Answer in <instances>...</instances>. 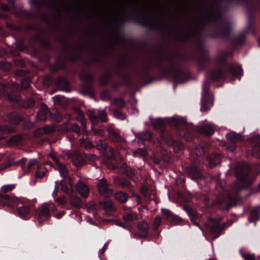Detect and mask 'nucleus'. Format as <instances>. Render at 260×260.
I'll list each match as a JSON object with an SVG mask.
<instances>
[{"instance_id":"nucleus-41","label":"nucleus","mask_w":260,"mask_h":260,"mask_svg":"<svg viewBox=\"0 0 260 260\" xmlns=\"http://www.w3.org/2000/svg\"><path fill=\"white\" fill-rule=\"evenodd\" d=\"M11 68V65L9 63L2 62H0V69L4 71H7Z\"/></svg>"},{"instance_id":"nucleus-25","label":"nucleus","mask_w":260,"mask_h":260,"mask_svg":"<svg viewBox=\"0 0 260 260\" xmlns=\"http://www.w3.org/2000/svg\"><path fill=\"white\" fill-rule=\"evenodd\" d=\"M8 120L11 123L17 124L22 120V118L19 114L12 113L8 115Z\"/></svg>"},{"instance_id":"nucleus-37","label":"nucleus","mask_w":260,"mask_h":260,"mask_svg":"<svg viewBox=\"0 0 260 260\" xmlns=\"http://www.w3.org/2000/svg\"><path fill=\"white\" fill-rule=\"evenodd\" d=\"M216 204L220 206L221 208H228V202L225 198H219L216 201Z\"/></svg>"},{"instance_id":"nucleus-60","label":"nucleus","mask_w":260,"mask_h":260,"mask_svg":"<svg viewBox=\"0 0 260 260\" xmlns=\"http://www.w3.org/2000/svg\"><path fill=\"white\" fill-rule=\"evenodd\" d=\"M11 101L18 102L21 100V98L19 95H16L14 98H10Z\"/></svg>"},{"instance_id":"nucleus-63","label":"nucleus","mask_w":260,"mask_h":260,"mask_svg":"<svg viewBox=\"0 0 260 260\" xmlns=\"http://www.w3.org/2000/svg\"><path fill=\"white\" fill-rule=\"evenodd\" d=\"M106 244H105L104 245V246L102 247V248L100 250V253L101 254H103L105 252V251L106 250Z\"/></svg>"},{"instance_id":"nucleus-14","label":"nucleus","mask_w":260,"mask_h":260,"mask_svg":"<svg viewBox=\"0 0 260 260\" xmlns=\"http://www.w3.org/2000/svg\"><path fill=\"white\" fill-rule=\"evenodd\" d=\"M161 211L163 215L168 222L176 224L181 221V219L178 216L174 215L170 210L166 209H162Z\"/></svg>"},{"instance_id":"nucleus-46","label":"nucleus","mask_w":260,"mask_h":260,"mask_svg":"<svg viewBox=\"0 0 260 260\" xmlns=\"http://www.w3.org/2000/svg\"><path fill=\"white\" fill-rule=\"evenodd\" d=\"M114 104L118 107L122 108L124 106L125 103L121 99H116L114 101Z\"/></svg>"},{"instance_id":"nucleus-52","label":"nucleus","mask_w":260,"mask_h":260,"mask_svg":"<svg viewBox=\"0 0 260 260\" xmlns=\"http://www.w3.org/2000/svg\"><path fill=\"white\" fill-rule=\"evenodd\" d=\"M181 136L185 138V139L187 140L188 141H189L192 139V135L190 134L188 131H186L184 134L182 135L181 134H180Z\"/></svg>"},{"instance_id":"nucleus-54","label":"nucleus","mask_w":260,"mask_h":260,"mask_svg":"<svg viewBox=\"0 0 260 260\" xmlns=\"http://www.w3.org/2000/svg\"><path fill=\"white\" fill-rule=\"evenodd\" d=\"M85 158L91 161H94L96 159V156L93 154H86L85 155Z\"/></svg>"},{"instance_id":"nucleus-35","label":"nucleus","mask_w":260,"mask_h":260,"mask_svg":"<svg viewBox=\"0 0 260 260\" xmlns=\"http://www.w3.org/2000/svg\"><path fill=\"white\" fill-rule=\"evenodd\" d=\"M96 146L100 150H106L107 147L106 141L102 139L98 140L96 142Z\"/></svg>"},{"instance_id":"nucleus-50","label":"nucleus","mask_w":260,"mask_h":260,"mask_svg":"<svg viewBox=\"0 0 260 260\" xmlns=\"http://www.w3.org/2000/svg\"><path fill=\"white\" fill-rule=\"evenodd\" d=\"M61 189L64 192L67 193L69 191V188L68 186L65 184L63 180L60 181Z\"/></svg>"},{"instance_id":"nucleus-32","label":"nucleus","mask_w":260,"mask_h":260,"mask_svg":"<svg viewBox=\"0 0 260 260\" xmlns=\"http://www.w3.org/2000/svg\"><path fill=\"white\" fill-rule=\"evenodd\" d=\"M115 199L121 203H124L127 200V195L123 192H118L115 194Z\"/></svg>"},{"instance_id":"nucleus-38","label":"nucleus","mask_w":260,"mask_h":260,"mask_svg":"<svg viewBox=\"0 0 260 260\" xmlns=\"http://www.w3.org/2000/svg\"><path fill=\"white\" fill-rule=\"evenodd\" d=\"M138 226L139 229L143 232H147L149 228L148 224L144 221L140 222L138 224Z\"/></svg>"},{"instance_id":"nucleus-59","label":"nucleus","mask_w":260,"mask_h":260,"mask_svg":"<svg viewBox=\"0 0 260 260\" xmlns=\"http://www.w3.org/2000/svg\"><path fill=\"white\" fill-rule=\"evenodd\" d=\"M50 156L52 158V159L54 160V161L55 162L56 166H57L58 164H59L60 163L59 159L56 157H55L54 155L51 154Z\"/></svg>"},{"instance_id":"nucleus-5","label":"nucleus","mask_w":260,"mask_h":260,"mask_svg":"<svg viewBox=\"0 0 260 260\" xmlns=\"http://www.w3.org/2000/svg\"><path fill=\"white\" fill-rule=\"evenodd\" d=\"M232 26V24L229 21V43L234 49H237L242 46L245 43L247 32L242 31L234 36L230 37L229 34Z\"/></svg>"},{"instance_id":"nucleus-53","label":"nucleus","mask_w":260,"mask_h":260,"mask_svg":"<svg viewBox=\"0 0 260 260\" xmlns=\"http://www.w3.org/2000/svg\"><path fill=\"white\" fill-rule=\"evenodd\" d=\"M38 162L37 159H31L29 161L28 164V169H30L32 168V166H34L35 165H37L38 164Z\"/></svg>"},{"instance_id":"nucleus-11","label":"nucleus","mask_w":260,"mask_h":260,"mask_svg":"<svg viewBox=\"0 0 260 260\" xmlns=\"http://www.w3.org/2000/svg\"><path fill=\"white\" fill-rule=\"evenodd\" d=\"M107 132L108 137L111 141L115 143L125 142V140L121 136L119 132L112 126H108Z\"/></svg>"},{"instance_id":"nucleus-62","label":"nucleus","mask_w":260,"mask_h":260,"mask_svg":"<svg viewBox=\"0 0 260 260\" xmlns=\"http://www.w3.org/2000/svg\"><path fill=\"white\" fill-rule=\"evenodd\" d=\"M95 135H101L103 134V132L100 129H95L94 132Z\"/></svg>"},{"instance_id":"nucleus-49","label":"nucleus","mask_w":260,"mask_h":260,"mask_svg":"<svg viewBox=\"0 0 260 260\" xmlns=\"http://www.w3.org/2000/svg\"><path fill=\"white\" fill-rule=\"evenodd\" d=\"M21 140V137L19 136H15L12 137L10 141L12 143L14 144H17L19 143Z\"/></svg>"},{"instance_id":"nucleus-21","label":"nucleus","mask_w":260,"mask_h":260,"mask_svg":"<svg viewBox=\"0 0 260 260\" xmlns=\"http://www.w3.org/2000/svg\"><path fill=\"white\" fill-rule=\"evenodd\" d=\"M113 181L115 184L121 186V187L127 188L128 189H130L131 187V183L126 179L115 177L113 179Z\"/></svg>"},{"instance_id":"nucleus-61","label":"nucleus","mask_w":260,"mask_h":260,"mask_svg":"<svg viewBox=\"0 0 260 260\" xmlns=\"http://www.w3.org/2000/svg\"><path fill=\"white\" fill-rule=\"evenodd\" d=\"M64 213H65L64 211H62V212L59 213L58 214H56V217L57 218H60L64 214Z\"/></svg>"},{"instance_id":"nucleus-18","label":"nucleus","mask_w":260,"mask_h":260,"mask_svg":"<svg viewBox=\"0 0 260 260\" xmlns=\"http://www.w3.org/2000/svg\"><path fill=\"white\" fill-rule=\"evenodd\" d=\"M76 190L84 198H87L89 195L88 187L82 181H79L77 183Z\"/></svg>"},{"instance_id":"nucleus-24","label":"nucleus","mask_w":260,"mask_h":260,"mask_svg":"<svg viewBox=\"0 0 260 260\" xmlns=\"http://www.w3.org/2000/svg\"><path fill=\"white\" fill-rule=\"evenodd\" d=\"M259 208H253L250 211L248 220L250 222H255L259 219Z\"/></svg>"},{"instance_id":"nucleus-43","label":"nucleus","mask_w":260,"mask_h":260,"mask_svg":"<svg viewBox=\"0 0 260 260\" xmlns=\"http://www.w3.org/2000/svg\"><path fill=\"white\" fill-rule=\"evenodd\" d=\"M80 144L85 148H88L90 147V143L84 139H81L80 140Z\"/></svg>"},{"instance_id":"nucleus-23","label":"nucleus","mask_w":260,"mask_h":260,"mask_svg":"<svg viewBox=\"0 0 260 260\" xmlns=\"http://www.w3.org/2000/svg\"><path fill=\"white\" fill-rule=\"evenodd\" d=\"M209 146L206 143H201L199 146H197L194 153L198 156H202L209 149Z\"/></svg>"},{"instance_id":"nucleus-1","label":"nucleus","mask_w":260,"mask_h":260,"mask_svg":"<svg viewBox=\"0 0 260 260\" xmlns=\"http://www.w3.org/2000/svg\"><path fill=\"white\" fill-rule=\"evenodd\" d=\"M235 175L240 184H235L232 190L229 192V208L236 205L239 199V190L242 188L250 187L256 179V176L253 174L251 166L245 162L237 165Z\"/></svg>"},{"instance_id":"nucleus-10","label":"nucleus","mask_w":260,"mask_h":260,"mask_svg":"<svg viewBox=\"0 0 260 260\" xmlns=\"http://www.w3.org/2000/svg\"><path fill=\"white\" fill-rule=\"evenodd\" d=\"M98 188L100 194L104 197L108 198L112 194V189L104 178L100 180L98 184Z\"/></svg>"},{"instance_id":"nucleus-44","label":"nucleus","mask_w":260,"mask_h":260,"mask_svg":"<svg viewBox=\"0 0 260 260\" xmlns=\"http://www.w3.org/2000/svg\"><path fill=\"white\" fill-rule=\"evenodd\" d=\"M106 155L109 159L111 160L113 159L115 156L114 150L112 148H109L108 150Z\"/></svg>"},{"instance_id":"nucleus-8","label":"nucleus","mask_w":260,"mask_h":260,"mask_svg":"<svg viewBox=\"0 0 260 260\" xmlns=\"http://www.w3.org/2000/svg\"><path fill=\"white\" fill-rule=\"evenodd\" d=\"M243 75V70L241 66L236 62H229V76L232 77L231 80H240Z\"/></svg>"},{"instance_id":"nucleus-51","label":"nucleus","mask_w":260,"mask_h":260,"mask_svg":"<svg viewBox=\"0 0 260 260\" xmlns=\"http://www.w3.org/2000/svg\"><path fill=\"white\" fill-rule=\"evenodd\" d=\"M242 256L246 260H255L254 256L252 254H244L242 255Z\"/></svg>"},{"instance_id":"nucleus-3","label":"nucleus","mask_w":260,"mask_h":260,"mask_svg":"<svg viewBox=\"0 0 260 260\" xmlns=\"http://www.w3.org/2000/svg\"><path fill=\"white\" fill-rule=\"evenodd\" d=\"M228 53L226 51L219 53L216 58L217 68L210 75L211 79L216 81L222 79L227 68Z\"/></svg>"},{"instance_id":"nucleus-42","label":"nucleus","mask_w":260,"mask_h":260,"mask_svg":"<svg viewBox=\"0 0 260 260\" xmlns=\"http://www.w3.org/2000/svg\"><path fill=\"white\" fill-rule=\"evenodd\" d=\"M35 104V101L31 99L27 100L24 103L23 107L25 108L32 107Z\"/></svg>"},{"instance_id":"nucleus-39","label":"nucleus","mask_w":260,"mask_h":260,"mask_svg":"<svg viewBox=\"0 0 260 260\" xmlns=\"http://www.w3.org/2000/svg\"><path fill=\"white\" fill-rule=\"evenodd\" d=\"M134 156H141L146 155V151L145 149L139 148L133 152Z\"/></svg>"},{"instance_id":"nucleus-2","label":"nucleus","mask_w":260,"mask_h":260,"mask_svg":"<svg viewBox=\"0 0 260 260\" xmlns=\"http://www.w3.org/2000/svg\"><path fill=\"white\" fill-rule=\"evenodd\" d=\"M0 202L9 206L16 207L18 216L20 218L26 219L29 217L30 213L34 210V206L36 201L20 199L0 193Z\"/></svg>"},{"instance_id":"nucleus-15","label":"nucleus","mask_w":260,"mask_h":260,"mask_svg":"<svg viewBox=\"0 0 260 260\" xmlns=\"http://www.w3.org/2000/svg\"><path fill=\"white\" fill-rule=\"evenodd\" d=\"M215 126L213 124H204L199 128V132L206 136H211L215 132Z\"/></svg>"},{"instance_id":"nucleus-45","label":"nucleus","mask_w":260,"mask_h":260,"mask_svg":"<svg viewBox=\"0 0 260 260\" xmlns=\"http://www.w3.org/2000/svg\"><path fill=\"white\" fill-rule=\"evenodd\" d=\"M161 222V218L159 216H156L154 219L153 225L154 229L156 230L160 225Z\"/></svg>"},{"instance_id":"nucleus-56","label":"nucleus","mask_w":260,"mask_h":260,"mask_svg":"<svg viewBox=\"0 0 260 260\" xmlns=\"http://www.w3.org/2000/svg\"><path fill=\"white\" fill-rule=\"evenodd\" d=\"M141 192L143 195H144L145 197H147V189L146 187L143 186L142 187L141 189Z\"/></svg>"},{"instance_id":"nucleus-64","label":"nucleus","mask_w":260,"mask_h":260,"mask_svg":"<svg viewBox=\"0 0 260 260\" xmlns=\"http://www.w3.org/2000/svg\"><path fill=\"white\" fill-rule=\"evenodd\" d=\"M185 209L189 214H191L193 212V211L188 207H185Z\"/></svg>"},{"instance_id":"nucleus-57","label":"nucleus","mask_w":260,"mask_h":260,"mask_svg":"<svg viewBox=\"0 0 260 260\" xmlns=\"http://www.w3.org/2000/svg\"><path fill=\"white\" fill-rule=\"evenodd\" d=\"M57 201L60 204L63 205L66 203V199L64 197H62L61 198L58 199Z\"/></svg>"},{"instance_id":"nucleus-40","label":"nucleus","mask_w":260,"mask_h":260,"mask_svg":"<svg viewBox=\"0 0 260 260\" xmlns=\"http://www.w3.org/2000/svg\"><path fill=\"white\" fill-rule=\"evenodd\" d=\"M15 185L14 184H8L2 187L1 190L4 192L11 191L14 189Z\"/></svg>"},{"instance_id":"nucleus-12","label":"nucleus","mask_w":260,"mask_h":260,"mask_svg":"<svg viewBox=\"0 0 260 260\" xmlns=\"http://www.w3.org/2000/svg\"><path fill=\"white\" fill-rule=\"evenodd\" d=\"M242 136L233 132L229 133V150L233 151L236 148V143L242 141Z\"/></svg>"},{"instance_id":"nucleus-29","label":"nucleus","mask_w":260,"mask_h":260,"mask_svg":"<svg viewBox=\"0 0 260 260\" xmlns=\"http://www.w3.org/2000/svg\"><path fill=\"white\" fill-rule=\"evenodd\" d=\"M72 160L74 164L76 166H80L83 162L82 156L78 153H74L72 154Z\"/></svg>"},{"instance_id":"nucleus-27","label":"nucleus","mask_w":260,"mask_h":260,"mask_svg":"<svg viewBox=\"0 0 260 260\" xmlns=\"http://www.w3.org/2000/svg\"><path fill=\"white\" fill-rule=\"evenodd\" d=\"M75 112L76 114V116L75 118L77 120H78L81 122V123L82 124V129L83 131H84L85 129V121L84 120V118L83 113L81 112L80 110L78 108L75 110Z\"/></svg>"},{"instance_id":"nucleus-28","label":"nucleus","mask_w":260,"mask_h":260,"mask_svg":"<svg viewBox=\"0 0 260 260\" xmlns=\"http://www.w3.org/2000/svg\"><path fill=\"white\" fill-rule=\"evenodd\" d=\"M123 219L126 221H134L138 219V215L134 212H125L123 216Z\"/></svg>"},{"instance_id":"nucleus-4","label":"nucleus","mask_w":260,"mask_h":260,"mask_svg":"<svg viewBox=\"0 0 260 260\" xmlns=\"http://www.w3.org/2000/svg\"><path fill=\"white\" fill-rule=\"evenodd\" d=\"M209 83L206 80L204 83L202 91L201 111H207L213 105V98L212 95L209 93Z\"/></svg>"},{"instance_id":"nucleus-36","label":"nucleus","mask_w":260,"mask_h":260,"mask_svg":"<svg viewBox=\"0 0 260 260\" xmlns=\"http://www.w3.org/2000/svg\"><path fill=\"white\" fill-rule=\"evenodd\" d=\"M71 129L73 132L76 133L78 135H80L82 133H85L86 131V128L83 131L82 129V126L80 127L77 124H73Z\"/></svg>"},{"instance_id":"nucleus-47","label":"nucleus","mask_w":260,"mask_h":260,"mask_svg":"<svg viewBox=\"0 0 260 260\" xmlns=\"http://www.w3.org/2000/svg\"><path fill=\"white\" fill-rule=\"evenodd\" d=\"M29 82L30 80L28 79H24L22 80L21 83V86L22 87L25 89L27 88L29 86Z\"/></svg>"},{"instance_id":"nucleus-58","label":"nucleus","mask_w":260,"mask_h":260,"mask_svg":"<svg viewBox=\"0 0 260 260\" xmlns=\"http://www.w3.org/2000/svg\"><path fill=\"white\" fill-rule=\"evenodd\" d=\"M36 175L38 178H42L45 175V173L44 172H40L38 170L36 172Z\"/></svg>"},{"instance_id":"nucleus-31","label":"nucleus","mask_w":260,"mask_h":260,"mask_svg":"<svg viewBox=\"0 0 260 260\" xmlns=\"http://www.w3.org/2000/svg\"><path fill=\"white\" fill-rule=\"evenodd\" d=\"M55 169L59 172L60 175H61L64 178L67 176L68 170L64 165L60 162L59 164L56 166Z\"/></svg>"},{"instance_id":"nucleus-16","label":"nucleus","mask_w":260,"mask_h":260,"mask_svg":"<svg viewBox=\"0 0 260 260\" xmlns=\"http://www.w3.org/2000/svg\"><path fill=\"white\" fill-rule=\"evenodd\" d=\"M186 172L189 177L192 179H201L203 175L199 170L193 166L188 167L186 168Z\"/></svg>"},{"instance_id":"nucleus-9","label":"nucleus","mask_w":260,"mask_h":260,"mask_svg":"<svg viewBox=\"0 0 260 260\" xmlns=\"http://www.w3.org/2000/svg\"><path fill=\"white\" fill-rule=\"evenodd\" d=\"M248 141L253 145L251 150L252 155L258 158L260 157V135H255L248 139Z\"/></svg>"},{"instance_id":"nucleus-48","label":"nucleus","mask_w":260,"mask_h":260,"mask_svg":"<svg viewBox=\"0 0 260 260\" xmlns=\"http://www.w3.org/2000/svg\"><path fill=\"white\" fill-rule=\"evenodd\" d=\"M45 133H50L54 130V127L52 126L46 125L42 128Z\"/></svg>"},{"instance_id":"nucleus-20","label":"nucleus","mask_w":260,"mask_h":260,"mask_svg":"<svg viewBox=\"0 0 260 260\" xmlns=\"http://www.w3.org/2000/svg\"><path fill=\"white\" fill-rule=\"evenodd\" d=\"M168 145L172 146L176 152H179L184 148L183 145L179 141H176L172 138H169L166 140Z\"/></svg>"},{"instance_id":"nucleus-22","label":"nucleus","mask_w":260,"mask_h":260,"mask_svg":"<svg viewBox=\"0 0 260 260\" xmlns=\"http://www.w3.org/2000/svg\"><path fill=\"white\" fill-rule=\"evenodd\" d=\"M49 112V110L46 105H42L41 109L38 112L36 118L38 120L44 121L46 119V116Z\"/></svg>"},{"instance_id":"nucleus-34","label":"nucleus","mask_w":260,"mask_h":260,"mask_svg":"<svg viewBox=\"0 0 260 260\" xmlns=\"http://www.w3.org/2000/svg\"><path fill=\"white\" fill-rule=\"evenodd\" d=\"M152 123L156 128L162 129L165 126V122L161 118H157L154 120Z\"/></svg>"},{"instance_id":"nucleus-7","label":"nucleus","mask_w":260,"mask_h":260,"mask_svg":"<svg viewBox=\"0 0 260 260\" xmlns=\"http://www.w3.org/2000/svg\"><path fill=\"white\" fill-rule=\"evenodd\" d=\"M205 226L215 239L219 236L224 229L223 226L214 219L208 220L205 223Z\"/></svg>"},{"instance_id":"nucleus-13","label":"nucleus","mask_w":260,"mask_h":260,"mask_svg":"<svg viewBox=\"0 0 260 260\" xmlns=\"http://www.w3.org/2000/svg\"><path fill=\"white\" fill-rule=\"evenodd\" d=\"M50 208L46 205H44L38 209L37 218L40 223H42L50 217Z\"/></svg>"},{"instance_id":"nucleus-55","label":"nucleus","mask_w":260,"mask_h":260,"mask_svg":"<svg viewBox=\"0 0 260 260\" xmlns=\"http://www.w3.org/2000/svg\"><path fill=\"white\" fill-rule=\"evenodd\" d=\"M11 165V164L10 162H6V163L3 164L0 167V171L4 170L5 169L9 168Z\"/></svg>"},{"instance_id":"nucleus-33","label":"nucleus","mask_w":260,"mask_h":260,"mask_svg":"<svg viewBox=\"0 0 260 260\" xmlns=\"http://www.w3.org/2000/svg\"><path fill=\"white\" fill-rule=\"evenodd\" d=\"M254 22V17L253 15H249L248 16V21L247 28L243 31H246L247 35L249 32V30L255 28Z\"/></svg>"},{"instance_id":"nucleus-17","label":"nucleus","mask_w":260,"mask_h":260,"mask_svg":"<svg viewBox=\"0 0 260 260\" xmlns=\"http://www.w3.org/2000/svg\"><path fill=\"white\" fill-rule=\"evenodd\" d=\"M220 156L217 153L212 154L207 158L208 165L211 168H213L218 165L220 163Z\"/></svg>"},{"instance_id":"nucleus-30","label":"nucleus","mask_w":260,"mask_h":260,"mask_svg":"<svg viewBox=\"0 0 260 260\" xmlns=\"http://www.w3.org/2000/svg\"><path fill=\"white\" fill-rule=\"evenodd\" d=\"M100 204L106 210L112 211L115 209L113 204L110 200H105L103 202H101Z\"/></svg>"},{"instance_id":"nucleus-26","label":"nucleus","mask_w":260,"mask_h":260,"mask_svg":"<svg viewBox=\"0 0 260 260\" xmlns=\"http://www.w3.org/2000/svg\"><path fill=\"white\" fill-rule=\"evenodd\" d=\"M70 204L74 207L79 208L83 204V202L81 199L75 196H71L70 198Z\"/></svg>"},{"instance_id":"nucleus-19","label":"nucleus","mask_w":260,"mask_h":260,"mask_svg":"<svg viewBox=\"0 0 260 260\" xmlns=\"http://www.w3.org/2000/svg\"><path fill=\"white\" fill-rule=\"evenodd\" d=\"M16 131L15 127L9 125L0 126V140L5 139L7 135Z\"/></svg>"},{"instance_id":"nucleus-6","label":"nucleus","mask_w":260,"mask_h":260,"mask_svg":"<svg viewBox=\"0 0 260 260\" xmlns=\"http://www.w3.org/2000/svg\"><path fill=\"white\" fill-rule=\"evenodd\" d=\"M86 114L91 123L97 124L100 122H105L107 120V115L104 110H88Z\"/></svg>"}]
</instances>
